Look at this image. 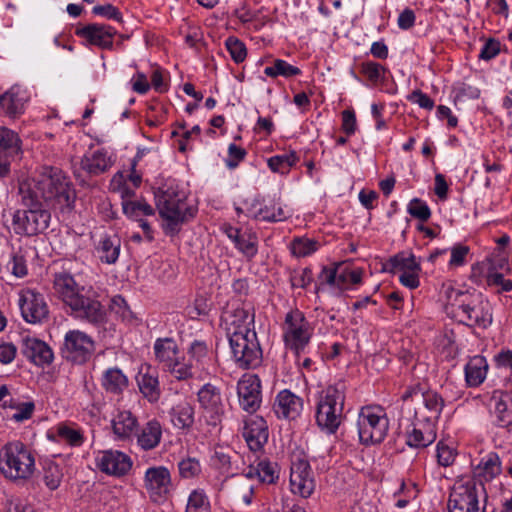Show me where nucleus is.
Wrapping results in <instances>:
<instances>
[{"label":"nucleus","instance_id":"nucleus-1","mask_svg":"<svg viewBox=\"0 0 512 512\" xmlns=\"http://www.w3.org/2000/svg\"><path fill=\"white\" fill-rule=\"evenodd\" d=\"M18 194L25 208L59 209L71 211L74 207L76 192L65 176L58 169L51 168L38 178L19 183Z\"/></svg>","mask_w":512,"mask_h":512},{"label":"nucleus","instance_id":"nucleus-2","mask_svg":"<svg viewBox=\"0 0 512 512\" xmlns=\"http://www.w3.org/2000/svg\"><path fill=\"white\" fill-rule=\"evenodd\" d=\"M154 198L159 215L166 221L163 225L166 235H177L181 225L195 216L196 210L186 205L173 186L159 187L154 192Z\"/></svg>","mask_w":512,"mask_h":512},{"label":"nucleus","instance_id":"nucleus-3","mask_svg":"<svg viewBox=\"0 0 512 512\" xmlns=\"http://www.w3.org/2000/svg\"><path fill=\"white\" fill-rule=\"evenodd\" d=\"M345 385L337 383L322 391L316 406V424L328 434H335L341 425L344 415Z\"/></svg>","mask_w":512,"mask_h":512},{"label":"nucleus","instance_id":"nucleus-4","mask_svg":"<svg viewBox=\"0 0 512 512\" xmlns=\"http://www.w3.org/2000/svg\"><path fill=\"white\" fill-rule=\"evenodd\" d=\"M35 470V458L20 441L6 443L0 450V472L12 481L27 480Z\"/></svg>","mask_w":512,"mask_h":512},{"label":"nucleus","instance_id":"nucleus-5","mask_svg":"<svg viewBox=\"0 0 512 512\" xmlns=\"http://www.w3.org/2000/svg\"><path fill=\"white\" fill-rule=\"evenodd\" d=\"M359 441L365 446L383 442L389 430V419L380 406L362 407L357 419Z\"/></svg>","mask_w":512,"mask_h":512},{"label":"nucleus","instance_id":"nucleus-6","mask_svg":"<svg viewBox=\"0 0 512 512\" xmlns=\"http://www.w3.org/2000/svg\"><path fill=\"white\" fill-rule=\"evenodd\" d=\"M229 344L238 367L254 369L261 365L263 353L255 331L245 330V334L231 336Z\"/></svg>","mask_w":512,"mask_h":512},{"label":"nucleus","instance_id":"nucleus-7","mask_svg":"<svg viewBox=\"0 0 512 512\" xmlns=\"http://www.w3.org/2000/svg\"><path fill=\"white\" fill-rule=\"evenodd\" d=\"M50 220L51 213L47 208L18 209L13 214L12 227L16 235L33 237L44 233Z\"/></svg>","mask_w":512,"mask_h":512},{"label":"nucleus","instance_id":"nucleus-8","mask_svg":"<svg viewBox=\"0 0 512 512\" xmlns=\"http://www.w3.org/2000/svg\"><path fill=\"white\" fill-rule=\"evenodd\" d=\"M480 490L484 491L482 484L470 480L455 486L449 494V512H485V504L480 505Z\"/></svg>","mask_w":512,"mask_h":512},{"label":"nucleus","instance_id":"nucleus-9","mask_svg":"<svg viewBox=\"0 0 512 512\" xmlns=\"http://www.w3.org/2000/svg\"><path fill=\"white\" fill-rule=\"evenodd\" d=\"M309 323L299 310L290 311L285 317L283 340L286 347L299 354L309 343Z\"/></svg>","mask_w":512,"mask_h":512},{"label":"nucleus","instance_id":"nucleus-10","mask_svg":"<svg viewBox=\"0 0 512 512\" xmlns=\"http://www.w3.org/2000/svg\"><path fill=\"white\" fill-rule=\"evenodd\" d=\"M94 350V341L90 336L79 330H70L64 337L61 353L67 361L84 364L91 358Z\"/></svg>","mask_w":512,"mask_h":512},{"label":"nucleus","instance_id":"nucleus-11","mask_svg":"<svg viewBox=\"0 0 512 512\" xmlns=\"http://www.w3.org/2000/svg\"><path fill=\"white\" fill-rule=\"evenodd\" d=\"M197 399L202 410V417L207 425L212 427L219 425L224 415L220 389L211 383H206L199 389Z\"/></svg>","mask_w":512,"mask_h":512},{"label":"nucleus","instance_id":"nucleus-12","mask_svg":"<svg viewBox=\"0 0 512 512\" xmlns=\"http://www.w3.org/2000/svg\"><path fill=\"white\" fill-rule=\"evenodd\" d=\"M221 320L225 324L228 338L238 333L245 334V330L255 331V314L244 304H228L222 312Z\"/></svg>","mask_w":512,"mask_h":512},{"label":"nucleus","instance_id":"nucleus-13","mask_svg":"<svg viewBox=\"0 0 512 512\" xmlns=\"http://www.w3.org/2000/svg\"><path fill=\"white\" fill-rule=\"evenodd\" d=\"M19 307L23 319L28 323H42L49 317V309L44 295L34 289L28 288L21 292Z\"/></svg>","mask_w":512,"mask_h":512},{"label":"nucleus","instance_id":"nucleus-14","mask_svg":"<svg viewBox=\"0 0 512 512\" xmlns=\"http://www.w3.org/2000/svg\"><path fill=\"white\" fill-rule=\"evenodd\" d=\"M290 486L293 494L308 498L315 490L313 471L307 459L296 457L291 463Z\"/></svg>","mask_w":512,"mask_h":512},{"label":"nucleus","instance_id":"nucleus-15","mask_svg":"<svg viewBox=\"0 0 512 512\" xmlns=\"http://www.w3.org/2000/svg\"><path fill=\"white\" fill-rule=\"evenodd\" d=\"M145 488L151 501H164L172 487L170 471L164 466L150 467L144 476Z\"/></svg>","mask_w":512,"mask_h":512},{"label":"nucleus","instance_id":"nucleus-16","mask_svg":"<svg viewBox=\"0 0 512 512\" xmlns=\"http://www.w3.org/2000/svg\"><path fill=\"white\" fill-rule=\"evenodd\" d=\"M239 404L248 413L256 412L262 402L261 380L256 374H245L237 383Z\"/></svg>","mask_w":512,"mask_h":512},{"label":"nucleus","instance_id":"nucleus-17","mask_svg":"<svg viewBox=\"0 0 512 512\" xmlns=\"http://www.w3.org/2000/svg\"><path fill=\"white\" fill-rule=\"evenodd\" d=\"M30 100L28 90L18 84L0 94V109L5 116L16 119L24 114Z\"/></svg>","mask_w":512,"mask_h":512},{"label":"nucleus","instance_id":"nucleus-18","mask_svg":"<svg viewBox=\"0 0 512 512\" xmlns=\"http://www.w3.org/2000/svg\"><path fill=\"white\" fill-rule=\"evenodd\" d=\"M76 317L85 319L93 325H102L106 321V311L103 305L94 298L82 293L69 305Z\"/></svg>","mask_w":512,"mask_h":512},{"label":"nucleus","instance_id":"nucleus-19","mask_svg":"<svg viewBox=\"0 0 512 512\" xmlns=\"http://www.w3.org/2000/svg\"><path fill=\"white\" fill-rule=\"evenodd\" d=\"M97 466L105 474L121 477L131 470L132 460L121 451L108 450L97 457Z\"/></svg>","mask_w":512,"mask_h":512},{"label":"nucleus","instance_id":"nucleus-20","mask_svg":"<svg viewBox=\"0 0 512 512\" xmlns=\"http://www.w3.org/2000/svg\"><path fill=\"white\" fill-rule=\"evenodd\" d=\"M75 33L91 45L111 50L113 49V38L117 32L110 25L91 23L77 28Z\"/></svg>","mask_w":512,"mask_h":512},{"label":"nucleus","instance_id":"nucleus-21","mask_svg":"<svg viewBox=\"0 0 512 512\" xmlns=\"http://www.w3.org/2000/svg\"><path fill=\"white\" fill-rule=\"evenodd\" d=\"M413 429L407 434V445L414 448H425L436 439L435 424L425 422L420 418L418 411L415 412Z\"/></svg>","mask_w":512,"mask_h":512},{"label":"nucleus","instance_id":"nucleus-22","mask_svg":"<svg viewBox=\"0 0 512 512\" xmlns=\"http://www.w3.org/2000/svg\"><path fill=\"white\" fill-rule=\"evenodd\" d=\"M274 412L279 418L294 420L303 409V400L290 390L280 391L273 405Z\"/></svg>","mask_w":512,"mask_h":512},{"label":"nucleus","instance_id":"nucleus-23","mask_svg":"<svg viewBox=\"0 0 512 512\" xmlns=\"http://www.w3.org/2000/svg\"><path fill=\"white\" fill-rule=\"evenodd\" d=\"M22 354L37 366L49 365L54 359L52 349L37 338H23Z\"/></svg>","mask_w":512,"mask_h":512},{"label":"nucleus","instance_id":"nucleus-24","mask_svg":"<svg viewBox=\"0 0 512 512\" xmlns=\"http://www.w3.org/2000/svg\"><path fill=\"white\" fill-rule=\"evenodd\" d=\"M243 437L252 451L260 450L268 441V426L262 417L245 422Z\"/></svg>","mask_w":512,"mask_h":512},{"label":"nucleus","instance_id":"nucleus-25","mask_svg":"<svg viewBox=\"0 0 512 512\" xmlns=\"http://www.w3.org/2000/svg\"><path fill=\"white\" fill-rule=\"evenodd\" d=\"M53 288L59 298L68 306L81 294L82 290L74 277L65 271L54 275Z\"/></svg>","mask_w":512,"mask_h":512},{"label":"nucleus","instance_id":"nucleus-26","mask_svg":"<svg viewBox=\"0 0 512 512\" xmlns=\"http://www.w3.org/2000/svg\"><path fill=\"white\" fill-rule=\"evenodd\" d=\"M474 299L475 297L469 292L452 290L448 294L447 314L459 322L460 319H463L464 314L468 313L467 311Z\"/></svg>","mask_w":512,"mask_h":512},{"label":"nucleus","instance_id":"nucleus-27","mask_svg":"<svg viewBox=\"0 0 512 512\" xmlns=\"http://www.w3.org/2000/svg\"><path fill=\"white\" fill-rule=\"evenodd\" d=\"M80 166L89 176H98L108 171L112 166V162L106 152L97 150L91 155L83 156Z\"/></svg>","mask_w":512,"mask_h":512},{"label":"nucleus","instance_id":"nucleus-28","mask_svg":"<svg viewBox=\"0 0 512 512\" xmlns=\"http://www.w3.org/2000/svg\"><path fill=\"white\" fill-rule=\"evenodd\" d=\"M121 240L117 235H105L95 247L98 258L106 264H114L119 258Z\"/></svg>","mask_w":512,"mask_h":512},{"label":"nucleus","instance_id":"nucleus-29","mask_svg":"<svg viewBox=\"0 0 512 512\" xmlns=\"http://www.w3.org/2000/svg\"><path fill=\"white\" fill-rule=\"evenodd\" d=\"M154 354L156 360L163 365L171 366L172 362L179 356V348L174 338L164 337L156 339L154 343Z\"/></svg>","mask_w":512,"mask_h":512},{"label":"nucleus","instance_id":"nucleus-30","mask_svg":"<svg viewBox=\"0 0 512 512\" xmlns=\"http://www.w3.org/2000/svg\"><path fill=\"white\" fill-rule=\"evenodd\" d=\"M488 371L485 357L477 355L465 365V380L469 387H478L483 383Z\"/></svg>","mask_w":512,"mask_h":512},{"label":"nucleus","instance_id":"nucleus-31","mask_svg":"<svg viewBox=\"0 0 512 512\" xmlns=\"http://www.w3.org/2000/svg\"><path fill=\"white\" fill-rule=\"evenodd\" d=\"M421 395L423 397V404L425 409L427 410V414L418 412L420 418H423L425 422L435 424L436 421L439 419L443 407L445 405L444 399L438 392L434 390L423 391L421 392Z\"/></svg>","mask_w":512,"mask_h":512},{"label":"nucleus","instance_id":"nucleus-32","mask_svg":"<svg viewBox=\"0 0 512 512\" xmlns=\"http://www.w3.org/2000/svg\"><path fill=\"white\" fill-rule=\"evenodd\" d=\"M129 381L121 369L114 367L107 369L101 378L103 389L110 394L120 395L128 387Z\"/></svg>","mask_w":512,"mask_h":512},{"label":"nucleus","instance_id":"nucleus-33","mask_svg":"<svg viewBox=\"0 0 512 512\" xmlns=\"http://www.w3.org/2000/svg\"><path fill=\"white\" fill-rule=\"evenodd\" d=\"M162 427L156 419L148 421L137 434V443L144 450H152L157 447L161 441Z\"/></svg>","mask_w":512,"mask_h":512},{"label":"nucleus","instance_id":"nucleus-34","mask_svg":"<svg viewBox=\"0 0 512 512\" xmlns=\"http://www.w3.org/2000/svg\"><path fill=\"white\" fill-rule=\"evenodd\" d=\"M464 314L463 319H460V323L467 326H480L487 327L492 322V315L485 310L483 303L476 298L471 303L470 308Z\"/></svg>","mask_w":512,"mask_h":512},{"label":"nucleus","instance_id":"nucleus-35","mask_svg":"<svg viewBox=\"0 0 512 512\" xmlns=\"http://www.w3.org/2000/svg\"><path fill=\"white\" fill-rule=\"evenodd\" d=\"M194 407L188 402H181L170 411L171 421L176 428L189 430L195 420Z\"/></svg>","mask_w":512,"mask_h":512},{"label":"nucleus","instance_id":"nucleus-36","mask_svg":"<svg viewBox=\"0 0 512 512\" xmlns=\"http://www.w3.org/2000/svg\"><path fill=\"white\" fill-rule=\"evenodd\" d=\"M383 270L394 273L396 270L403 272L420 271V264L416 261L413 254L406 256L404 252H400L390 257L383 265Z\"/></svg>","mask_w":512,"mask_h":512},{"label":"nucleus","instance_id":"nucleus-37","mask_svg":"<svg viewBox=\"0 0 512 512\" xmlns=\"http://www.w3.org/2000/svg\"><path fill=\"white\" fill-rule=\"evenodd\" d=\"M137 427V419L130 411H122L112 421L114 434L119 439L129 438Z\"/></svg>","mask_w":512,"mask_h":512},{"label":"nucleus","instance_id":"nucleus-38","mask_svg":"<svg viewBox=\"0 0 512 512\" xmlns=\"http://www.w3.org/2000/svg\"><path fill=\"white\" fill-rule=\"evenodd\" d=\"M122 210L127 217L136 221L141 219V216H153L155 214L154 208L144 199L124 200L122 201Z\"/></svg>","mask_w":512,"mask_h":512},{"label":"nucleus","instance_id":"nucleus-39","mask_svg":"<svg viewBox=\"0 0 512 512\" xmlns=\"http://www.w3.org/2000/svg\"><path fill=\"white\" fill-rule=\"evenodd\" d=\"M22 141L14 130L0 126V150L14 155L22 154Z\"/></svg>","mask_w":512,"mask_h":512},{"label":"nucleus","instance_id":"nucleus-40","mask_svg":"<svg viewBox=\"0 0 512 512\" xmlns=\"http://www.w3.org/2000/svg\"><path fill=\"white\" fill-rule=\"evenodd\" d=\"M235 247L244 255L248 261H251L258 253L257 234L251 229H246L243 231L242 236L235 244Z\"/></svg>","mask_w":512,"mask_h":512},{"label":"nucleus","instance_id":"nucleus-41","mask_svg":"<svg viewBox=\"0 0 512 512\" xmlns=\"http://www.w3.org/2000/svg\"><path fill=\"white\" fill-rule=\"evenodd\" d=\"M138 386L141 393L150 402H155L160 397L158 377L149 373L142 374L138 379Z\"/></svg>","mask_w":512,"mask_h":512},{"label":"nucleus","instance_id":"nucleus-42","mask_svg":"<svg viewBox=\"0 0 512 512\" xmlns=\"http://www.w3.org/2000/svg\"><path fill=\"white\" fill-rule=\"evenodd\" d=\"M264 74L271 78H276L278 76L290 78L300 75L301 70L298 67L289 64L285 60L275 59L272 66H267L264 69Z\"/></svg>","mask_w":512,"mask_h":512},{"label":"nucleus","instance_id":"nucleus-43","mask_svg":"<svg viewBox=\"0 0 512 512\" xmlns=\"http://www.w3.org/2000/svg\"><path fill=\"white\" fill-rule=\"evenodd\" d=\"M485 480H492L501 473V461L496 453H490L482 458L477 467Z\"/></svg>","mask_w":512,"mask_h":512},{"label":"nucleus","instance_id":"nucleus-44","mask_svg":"<svg viewBox=\"0 0 512 512\" xmlns=\"http://www.w3.org/2000/svg\"><path fill=\"white\" fill-rule=\"evenodd\" d=\"M251 216L256 220L271 223L284 221L288 218V215L286 214L284 209L280 205L276 207V203H272L271 205H265L264 207L259 208V210L256 211Z\"/></svg>","mask_w":512,"mask_h":512},{"label":"nucleus","instance_id":"nucleus-45","mask_svg":"<svg viewBox=\"0 0 512 512\" xmlns=\"http://www.w3.org/2000/svg\"><path fill=\"white\" fill-rule=\"evenodd\" d=\"M298 157L295 152L284 155L272 156L268 159V167L276 173L287 174L291 167L296 164Z\"/></svg>","mask_w":512,"mask_h":512},{"label":"nucleus","instance_id":"nucleus-46","mask_svg":"<svg viewBox=\"0 0 512 512\" xmlns=\"http://www.w3.org/2000/svg\"><path fill=\"white\" fill-rule=\"evenodd\" d=\"M255 473L263 483L273 484L279 478L277 463L268 460H262L258 463Z\"/></svg>","mask_w":512,"mask_h":512},{"label":"nucleus","instance_id":"nucleus-47","mask_svg":"<svg viewBox=\"0 0 512 512\" xmlns=\"http://www.w3.org/2000/svg\"><path fill=\"white\" fill-rule=\"evenodd\" d=\"M63 473L59 465L50 462L44 466L43 481L47 488L56 490L62 481Z\"/></svg>","mask_w":512,"mask_h":512},{"label":"nucleus","instance_id":"nucleus-48","mask_svg":"<svg viewBox=\"0 0 512 512\" xmlns=\"http://www.w3.org/2000/svg\"><path fill=\"white\" fill-rule=\"evenodd\" d=\"M109 308L111 312L118 315L123 321L131 323L135 319L126 300L121 295H116L111 299Z\"/></svg>","mask_w":512,"mask_h":512},{"label":"nucleus","instance_id":"nucleus-49","mask_svg":"<svg viewBox=\"0 0 512 512\" xmlns=\"http://www.w3.org/2000/svg\"><path fill=\"white\" fill-rule=\"evenodd\" d=\"M58 436L67 444L79 447L84 442V436L79 429H74L68 425H60L57 429Z\"/></svg>","mask_w":512,"mask_h":512},{"label":"nucleus","instance_id":"nucleus-50","mask_svg":"<svg viewBox=\"0 0 512 512\" xmlns=\"http://www.w3.org/2000/svg\"><path fill=\"white\" fill-rule=\"evenodd\" d=\"M226 48L230 53L231 58L237 64L243 62L247 56V49L245 44L238 38L230 36L225 42Z\"/></svg>","mask_w":512,"mask_h":512},{"label":"nucleus","instance_id":"nucleus-51","mask_svg":"<svg viewBox=\"0 0 512 512\" xmlns=\"http://www.w3.org/2000/svg\"><path fill=\"white\" fill-rule=\"evenodd\" d=\"M360 72L364 74L373 84L378 83L386 72V68L373 61L363 62L360 66Z\"/></svg>","mask_w":512,"mask_h":512},{"label":"nucleus","instance_id":"nucleus-52","mask_svg":"<svg viewBox=\"0 0 512 512\" xmlns=\"http://www.w3.org/2000/svg\"><path fill=\"white\" fill-rule=\"evenodd\" d=\"M210 503L208 501L207 496L204 492L199 490H194L190 494L187 503V512H207L209 510Z\"/></svg>","mask_w":512,"mask_h":512},{"label":"nucleus","instance_id":"nucleus-53","mask_svg":"<svg viewBox=\"0 0 512 512\" xmlns=\"http://www.w3.org/2000/svg\"><path fill=\"white\" fill-rule=\"evenodd\" d=\"M289 280L293 288L305 289L313 281L312 269L305 267L301 270H293L290 272Z\"/></svg>","mask_w":512,"mask_h":512},{"label":"nucleus","instance_id":"nucleus-54","mask_svg":"<svg viewBox=\"0 0 512 512\" xmlns=\"http://www.w3.org/2000/svg\"><path fill=\"white\" fill-rule=\"evenodd\" d=\"M211 463L222 474H229L231 472V456L222 447L215 449Z\"/></svg>","mask_w":512,"mask_h":512},{"label":"nucleus","instance_id":"nucleus-55","mask_svg":"<svg viewBox=\"0 0 512 512\" xmlns=\"http://www.w3.org/2000/svg\"><path fill=\"white\" fill-rule=\"evenodd\" d=\"M318 243L310 239L296 238L292 242V254L297 257H305L317 250Z\"/></svg>","mask_w":512,"mask_h":512},{"label":"nucleus","instance_id":"nucleus-56","mask_svg":"<svg viewBox=\"0 0 512 512\" xmlns=\"http://www.w3.org/2000/svg\"><path fill=\"white\" fill-rule=\"evenodd\" d=\"M165 369L178 380H187L193 377L192 364L180 362L179 356L172 362L171 366H166Z\"/></svg>","mask_w":512,"mask_h":512},{"label":"nucleus","instance_id":"nucleus-57","mask_svg":"<svg viewBox=\"0 0 512 512\" xmlns=\"http://www.w3.org/2000/svg\"><path fill=\"white\" fill-rule=\"evenodd\" d=\"M488 286H500L498 292H509L512 290V280L505 279L502 273L496 271V267H490L486 276Z\"/></svg>","mask_w":512,"mask_h":512},{"label":"nucleus","instance_id":"nucleus-58","mask_svg":"<svg viewBox=\"0 0 512 512\" xmlns=\"http://www.w3.org/2000/svg\"><path fill=\"white\" fill-rule=\"evenodd\" d=\"M408 213L422 222H426L431 216V210L428 205L419 198H414L408 205Z\"/></svg>","mask_w":512,"mask_h":512},{"label":"nucleus","instance_id":"nucleus-59","mask_svg":"<svg viewBox=\"0 0 512 512\" xmlns=\"http://www.w3.org/2000/svg\"><path fill=\"white\" fill-rule=\"evenodd\" d=\"M179 474L183 478H193L200 474L201 465L195 458L182 459L178 463Z\"/></svg>","mask_w":512,"mask_h":512},{"label":"nucleus","instance_id":"nucleus-60","mask_svg":"<svg viewBox=\"0 0 512 512\" xmlns=\"http://www.w3.org/2000/svg\"><path fill=\"white\" fill-rule=\"evenodd\" d=\"M9 406L17 409V411L11 417L16 422H22L30 419L35 410V404L32 401L18 403L16 405L12 404L11 402Z\"/></svg>","mask_w":512,"mask_h":512},{"label":"nucleus","instance_id":"nucleus-61","mask_svg":"<svg viewBox=\"0 0 512 512\" xmlns=\"http://www.w3.org/2000/svg\"><path fill=\"white\" fill-rule=\"evenodd\" d=\"M247 155V151L234 144L231 143L228 147V158L226 159V166L229 169H235L241 161L245 159Z\"/></svg>","mask_w":512,"mask_h":512},{"label":"nucleus","instance_id":"nucleus-62","mask_svg":"<svg viewBox=\"0 0 512 512\" xmlns=\"http://www.w3.org/2000/svg\"><path fill=\"white\" fill-rule=\"evenodd\" d=\"M496 424L499 427L512 426V411L508 410L507 404L503 400L497 401L495 405Z\"/></svg>","mask_w":512,"mask_h":512},{"label":"nucleus","instance_id":"nucleus-63","mask_svg":"<svg viewBox=\"0 0 512 512\" xmlns=\"http://www.w3.org/2000/svg\"><path fill=\"white\" fill-rule=\"evenodd\" d=\"M500 50H501V43L494 39V38H489L485 44L483 45L480 53H479V59H482V60H491L493 58H495L499 53H500Z\"/></svg>","mask_w":512,"mask_h":512},{"label":"nucleus","instance_id":"nucleus-64","mask_svg":"<svg viewBox=\"0 0 512 512\" xmlns=\"http://www.w3.org/2000/svg\"><path fill=\"white\" fill-rule=\"evenodd\" d=\"M437 461L443 467H448L455 461L456 453L453 449L442 443L437 444Z\"/></svg>","mask_w":512,"mask_h":512}]
</instances>
